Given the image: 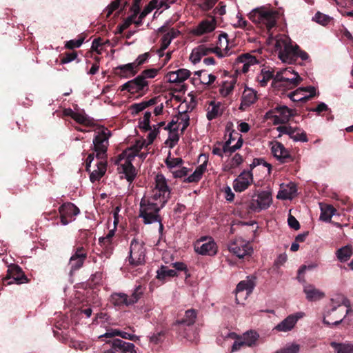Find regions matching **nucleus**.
I'll return each mask as SVG.
<instances>
[{"instance_id": "9", "label": "nucleus", "mask_w": 353, "mask_h": 353, "mask_svg": "<svg viewBox=\"0 0 353 353\" xmlns=\"http://www.w3.org/2000/svg\"><path fill=\"white\" fill-rule=\"evenodd\" d=\"M158 70L154 68L143 70L140 75L133 80L123 84L119 88H143L148 86L147 78H154L158 73Z\"/></svg>"}, {"instance_id": "17", "label": "nucleus", "mask_w": 353, "mask_h": 353, "mask_svg": "<svg viewBox=\"0 0 353 353\" xmlns=\"http://www.w3.org/2000/svg\"><path fill=\"white\" fill-rule=\"evenodd\" d=\"M258 99L257 92L255 90H244L241 97V103L239 110L245 111Z\"/></svg>"}, {"instance_id": "4", "label": "nucleus", "mask_w": 353, "mask_h": 353, "mask_svg": "<svg viewBox=\"0 0 353 353\" xmlns=\"http://www.w3.org/2000/svg\"><path fill=\"white\" fill-rule=\"evenodd\" d=\"M161 209L162 208L158 206L156 203H150L146 197H143L140 202L139 216L143 218L145 224L161 223V217L159 214Z\"/></svg>"}, {"instance_id": "11", "label": "nucleus", "mask_w": 353, "mask_h": 353, "mask_svg": "<svg viewBox=\"0 0 353 353\" xmlns=\"http://www.w3.org/2000/svg\"><path fill=\"white\" fill-rule=\"evenodd\" d=\"M88 250L83 246H78L73 250V253L69 261L70 273L81 268L87 259Z\"/></svg>"}, {"instance_id": "30", "label": "nucleus", "mask_w": 353, "mask_h": 353, "mask_svg": "<svg viewBox=\"0 0 353 353\" xmlns=\"http://www.w3.org/2000/svg\"><path fill=\"white\" fill-rule=\"evenodd\" d=\"M237 61L243 63V66L241 69L243 73H246L249 70L250 66L257 62L256 57L249 54L240 55L237 58Z\"/></svg>"}, {"instance_id": "15", "label": "nucleus", "mask_w": 353, "mask_h": 353, "mask_svg": "<svg viewBox=\"0 0 353 353\" xmlns=\"http://www.w3.org/2000/svg\"><path fill=\"white\" fill-rule=\"evenodd\" d=\"M110 344L111 349L115 352L119 353H137L135 345L129 342H125L119 339H113L111 341H107Z\"/></svg>"}, {"instance_id": "36", "label": "nucleus", "mask_w": 353, "mask_h": 353, "mask_svg": "<svg viewBox=\"0 0 353 353\" xmlns=\"http://www.w3.org/2000/svg\"><path fill=\"white\" fill-rule=\"evenodd\" d=\"M274 110L285 123H288L290 118L295 115V110L290 109L285 105H277L274 108Z\"/></svg>"}, {"instance_id": "50", "label": "nucleus", "mask_w": 353, "mask_h": 353, "mask_svg": "<svg viewBox=\"0 0 353 353\" xmlns=\"http://www.w3.org/2000/svg\"><path fill=\"white\" fill-rule=\"evenodd\" d=\"M151 112H145L143 118V121L139 123L140 128L144 131L151 130L150 123Z\"/></svg>"}, {"instance_id": "19", "label": "nucleus", "mask_w": 353, "mask_h": 353, "mask_svg": "<svg viewBox=\"0 0 353 353\" xmlns=\"http://www.w3.org/2000/svg\"><path fill=\"white\" fill-rule=\"evenodd\" d=\"M316 90H295L289 97L294 102H306L316 95Z\"/></svg>"}, {"instance_id": "44", "label": "nucleus", "mask_w": 353, "mask_h": 353, "mask_svg": "<svg viewBox=\"0 0 353 353\" xmlns=\"http://www.w3.org/2000/svg\"><path fill=\"white\" fill-rule=\"evenodd\" d=\"M330 345L336 353H353V345L337 343L336 342H332Z\"/></svg>"}, {"instance_id": "43", "label": "nucleus", "mask_w": 353, "mask_h": 353, "mask_svg": "<svg viewBox=\"0 0 353 353\" xmlns=\"http://www.w3.org/2000/svg\"><path fill=\"white\" fill-rule=\"evenodd\" d=\"M336 209L331 205H327L325 208H321L320 219L324 221H330L334 214Z\"/></svg>"}, {"instance_id": "56", "label": "nucleus", "mask_w": 353, "mask_h": 353, "mask_svg": "<svg viewBox=\"0 0 353 353\" xmlns=\"http://www.w3.org/2000/svg\"><path fill=\"white\" fill-rule=\"evenodd\" d=\"M239 69H236L234 72V74L230 77V80H226L223 81V87L222 88H234L235 83L236 81V77L234 75H236Z\"/></svg>"}, {"instance_id": "20", "label": "nucleus", "mask_w": 353, "mask_h": 353, "mask_svg": "<svg viewBox=\"0 0 353 353\" xmlns=\"http://www.w3.org/2000/svg\"><path fill=\"white\" fill-rule=\"evenodd\" d=\"M212 51H213L212 48L207 47L205 45H199L192 50L190 59L194 64H196L201 61L203 57L212 53Z\"/></svg>"}, {"instance_id": "35", "label": "nucleus", "mask_w": 353, "mask_h": 353, "mask_svg": "<svg viewBox=\"0 0 353 353\" xmlns=\"http://www.w3.org/2000/svg\"><path fill=\"white\" fill-rule=\"evenodd\" d=\"M135 69L136 66L134 65V63H130L118 66L115 70L116 74L123 77H128L130 76H134L137 72V70Z\"/></svg>"}, {"instance_id": "64", "label": "nucleus", "mask_w": 353, "mask_h": 353, "mask_svg": "<svg viewBox=\"0 0 353 353\" xmlns=\"http://www.w3.org/2000/svg\"><path fill=\"white\" fill-rule=\"evenodd\" d=\"M299 346L298 345H292L285 348L277 351L276 353H298Z\"/></svg>"}, {"instance_id": "5", "label": "nucleus", "mask_w": 353, "mask_h": 353, "mask_svg": "<svg viewBox=\"0 0 353 353\" xmlns=\"http://www.w3.org/2000/svg\"><path fill=\"white\" fill-rule=\"evenodd\" d=\"M145 243L143 241L134 238L130 243L128 256L129 263L132 266H139L145 263Z\"/></svg>"}, {"instance_id": "48", "label": "nucleus", "mask_w": 353, "mask_h": 353, "mask_svg": "<svg viewBox=\"0 0 353 353\" xmlns=\"http://www.w3.org/2000/svg\"><path fill=\"white\" fill-rule=\"evenodd\" d=\"M159 0H152L149 3L145 6L143 10L140 11V18H145L149 13H150L154 8H158Z\"/></svg>"}, {"instance_id": "58", "label": "nucleus", "mask_w": 353, "mask_h": 353, "mask_svg": "<svg viewBox=\"0 0 353 353\" xmlns=\"http://www.w3.org/2000/svg\"><path fill=\"white\" fill-rule=\"evenodd\" d=\"M219 0H203L199 5L200 8L203 11H209L216 3Z\"/></svg>"}, {"instance_id": "27", "label": "nucleus", "mask_w": 353, "mask_h": 353, "mask_svg": "<svg viewBox=\"0 0 353 353\" xmlns=\"http://www.w3.org/2000/svg\"><path fill=\"white\" fill-rule=\"evenodd\" d=\"M297 192L296 185L294 183L290 182L286 185L285 188H283L279 192L278 198L284 200H292L296 196Z\"/></svg>"}, {"instance_id": "16", "label": "nucleus", "mask_w": 353, "mask_h": 353, "mask_svg": "<svg viewBox=\"0 0 353 353\" xmlns=\"http://www.w3.org/2000/svg\"><path fill=\"white\" fill-rule=\"evenodd\" d=\"M272 152L274 156L282 163H289L294 160L289 151L281 143L276 142L272 147Z\"/></svg>"}, {"instance_id": "52", "label": "nucleus", "mask_w": 353, "mask_h": 353, "mask_svg": "<svg viewBox=\"0 0 353 353\" xmlns=\"http://www.w3.org/2000/svg\"><path fill=\"white\" fill-rule=\"evenodd\" d=\"M85 39L84 37H79L78 39H72L66 42L65 48L68 49H74L75 48H79L83 43Z\"/></svg>"}, {"instance_id": "24", "label": "nucleus", "mask_w": 353, "mask_h": 353, "mask_svg": "<svg viewBox=\"0 0 353 353\" xmlns=\"http://www.w3.org/2000/svg\"><path fill=\"white\" fill-rule=\"evenodd\" d=\"M159 101H161V97L158 96L153 97L148 101H143L139 103H134L130 106L132 114H137L145 110L146 108L157 104Z\"/></svg>"}, {"instance_id": "33", "label": "nucleus", "mask_w": 353, "mask_h": 353, "mask_svg": "<svg viewBox=\"0 0 353 353\" xmlns=\"http://www.w3.org/2000/svg\"><path fill=\"white\" fill-rule=\"evenodd\" d=\"M197 316V312L194 309L188 310L185 312L184 316L176 321V323L179 325H192L195 323V320Z\"/></svg>"}, {"instance_id": "21", "label": "nucleus", "mask_w": 353, "mask_h": 353, "mask_svg": "<svg viewBox=\"0 0 353 353\" xmlns=\"http://www.w3.org/2000/svg\"><path fill=\"white\" fill-rule=\"evenodd\" d=\"M305 284L303 286V292L309 301H316L325 296L324 292L316 288L313 285Z\"/></svg>"}, {"instance_id": "61", "label": "nucleus", "mask_w": 353, "mask_h": 353, "mask_svg": "<svg viewBox=\"0 0 353 353\" xmlns=\"http://www.w3.org/2000/svg\"><path fill=\"white\" fill-rule=\"evenodd\" d=\"M294 141H301V142H307L308 139L307 137L306 133L301 129V131H296L294 134V138H292Z\"/></svg>"}, {"instance_id": "8", "label": "nucleus", "mask_w": 353, "mask_h": 353, "mask_svg": "<svg viewBox=\"0 0 353 353\" xmlns=\"http://www.w3.org/2000/svg\"><path fill=\"white\" fill-rule=\"evenodd\" d=\"M2 285H8L15 282L17 284L25 283L28 281L22 269L17 265H10L7 270L6 276L1 279Z\"/></svg>"}, {"instance_id": "10", "label": "nucleus", "mask_w": 353, "mask_h": 353, "mask_svg": "<svg viewBox=\"0 0 353 353\" xmlns=\"http://www.w3.org/2000/svg\"><path fill=\"white\" fill-rule=\"evenodd\" d=\"M194 251L201 255L214 256L217 252V246L211 237L203 236L195 242Z\"/></svg>"}, {"instance_id": "47", "label": "nucleus", "mask_w": 353, "mask_h": 353, "mask_svg": "<svg viewBox=\"0 0 353 353\" xmlns=\"http://www.w3.org/2000/svg\"><path fill=\"white\" fill-rule=\"evenodd\" d=\"M137 17L131 14L123 20V23L117 26L115 34H121L125 29L128 28L132 24Z\"/></svg>"}, {"instance_id": "57", "label": "nucleus", "mask_w": 353, "mask_h": 353, "mask_svg": "<svg viewBox=\"0 0 353 353\" xmlns=\"http://www.w3.org/2000/svg\"><path fill=\"white\" fill-rule=\"evenodd\" d=\"M248 206L250 210L254 212H260L261 210H263L259 203V199H254V196H252V199L250 201Z\"/></svg>"}, {"instance_id": "1", "label": "nucleus", "mask_w": 353, "mask_h": 353, "mask_svg": "<svg viewBox=\"0 0 353 353\" xmlns=\"http://www.w3.org/2000/svg\"><path fill=\"white\" fill-rule=\"evenodd\" d=\"M274 48L283 62L292 63L298 57L303 61L309 58L307 52L301 50L297 45L293 46L291 39L285 36L276 40Z\"/></svg>"}, {"instance_id": "22", "label": "nucleus", "mask_w": 353, "mask_h": 353, "mask_svg": "<svg viewBox=\"0 0 353 353\" xmlns=\"http://www.w3.org/2000/svg\"><path fill=\"white\" fill-rule=\"evenodd\" d=\"M216 28V20L212 17L210 20H203L194 30L196 35H202L205 33L211 32Z\"/></svg>"}, {"instance_id": "40", "label": "nucleus", "mask_w": 353, "mask_h": 353, "mask_svg": "<svg viewBox=\"0 0 353 353\" xmlns=\"http://www.w3.org/2000/svg\"><path fill=\"white\" fill-rule=\"evenodd\" d=\"M114 235V230H110L108 232V234L105 236H103L99 238V245L105 249L107 251L112 250V238Z\"/></svg>"}, {"instance_id": "49", "label": "nucleus", "mask_w": 353, "mask_h": 353, "mask_svg": "<svg viewBox=\"0 0 353 353\" xmlns=\"http://www.w3.org/2000/svg\"><path fill=\"white\" fill-rule=\"evenodd\" d=\"M178 120H181V123H183V126L181 129V133L183 134L185 130L190 125V117L186 114V111L179 112Z\"/></svg>"}, {"instance_id": "55", "label": "nucleus", "mask_w": 353, "mask_h": 353, "mask_svg": "<svg viewBox=\"0 0 353 353\" xmlns=\"http://www.w3.org/2000/svg\"><path fill=\"white\" fill-rule=\"evenodd\" d=\"M316 267V264H311L309 265H303L298 270L297 279L301 283H305L304 277L301 274H304L306 270H312Z\"/></svg>"}, {"instance_id": "39", "label": "nucleus", "mask_w": 353, "mask_h": 353, "mask_svg": "<svg viewBox=\"0 0 353 353\" xmlns=\"http://www.w3.org/2000/svg\"><path fill=\"white\" fill-rule=\"evenodd\" d=\"M352 255V250L351 246L346 245L340 249L336 252V256L339 260L341 262L347 261Z\"/></svg>"}, {"instance_id": "3", "label": "nucleus", "mask_w": 353, "mask_h": 353, "mask_svg": "<svg viewBox=\"0 0 353 353\" xmlns=\"http://www.w3.org/2000/svg\"><path fill=\"white\" fill-rule=\"evenodd\" d=\"M249 19L256 24L265 26L268 32L271 34L270 30L276 26L279 18L277 11L259 8L253 10L248 15Z\"/></svg>"}, {"instance_id": "37", "label": "nucleus", "mask_w": 353, "mask_h": 353, "mask_svg": "<svg viewBox=\"0 0 353 353\" xmlns=\"http://www.w3.org/2000/svg\"><path fill=\"white\" fill-rule=\"evenodd\" d=\"M259 338V334L253 330H250L244 333L241 337L245 345L248 347L255 346Z\"/></svg>"}, {"instance_id": "59", "label": "nucleus", "mask_w": 353, "mask_h": 353, "mask_svg": "<svg viewBox=\"0 0 353 353\" xmlns=\"http://www.w3.org/2000/svg\"><path fill=\"white\" fill-rule=\"evenodd\" d=\"M147 148L145 145V140H137L135 143L128 149L129 151H134L139 153L143 148Z\"/></svg>"}, {"instance_id": "51", "label": "nucleus", "mask_w": 353, "mask_h": 353, "mask_svg": "<svg viewBox=\"0 0 353 353\" xmlns=\"http://www.w3.org/2000/svg\"><path fill=\"white\" fill-rule=\"evenodd\" d=\"M314 19L318 23L325 26L330 23L332 18L328 15L317 12L314 16Z\"/></svg>"}, {"instance_id": "53", "label": "nucleus", "mask_w": 353, "mask_h": 353, "mask_svg": "<svg viewBox=\"0 0 353 353\" xmlns=\"http://www.w3.org/2000/svg\"><path fill=\"white\" fill-rule=\"evenodd\" d=\"M72 119L79 124L85 125H91V121L86 115H83L77 112H74Z\"/></svg>"}, {"instance_id": "45", "label": "nucleus", "mask_w": 353, "mask_h": 353, "mask_svg": "<svg viewBox=\"0 0 353 353\" xmlns=\"http://www.w3.org/2000/svg\"><path fill=\"white\" fill-rule=\"evenodd\" d=\"M179 127L176 126L172 130L169 132V137L166 141V143L169 144V147L172 148L178 143L179 135L178 134Z\"/></svg>"}, {"instance_id": "25", "label": "nucleus", "mask_w": 353, "mask_h": 353, "mask_svg": "<svg viewBox=\"0 0 353 353\" xmlns=\"http://www.w3.org/2000/svg\"><path fill=\"white\" fill-rule=\"evenodd\" d=\"M97 169L90 172V180L92 183L99 181L107 170V161L100 160L97 164Z\"/></svg>"}, {"instance_id": "18", "label": "nucleus", "mask_w": 353, "mask_h": 353, "mask_svg": "<svg viewBox=\"0 0 353 353\" xmlns=\"http://www.w3.org/2000/svg\"><path fill=\"white\" fill-rule=\"evenodd\" d=\"M301 317L300 313L296 314H291L286 317L283 321L279 323L275 330L279 332H288L291 330L296 323L298 319Z\"/></svg>"}, {"instance_id": "14", "label": "nucleus", "mask_w": 353, "mask_h": 353, "mask_svg": "<svg viewBox=\"0 0 353 353\" xmlns=\"http://www.w3.org/2000/svg\"><path fill=\"white\" fill-rule=\"evenodd\" d=\"M228 250L239 259H243L246 255H250L252 252V249L249 244L241 241L230 243L228 245Z\"/></svg>"}, {"instance_id": "2", "label": "nucleus", "mask_w": 353, "mask_h": 353, "mask_svg": "<svg viewBox=\"0 0 353 353\" xmlns=\"http://www.w3.org/2000/svg\"><path fill=\"white\" fill-rule=\"evenodd\" d=\"M263 165L267 170L268 174H270L272 165L267 163L263 158H255L250 165V170H244L233 181V188L237 192L245 190L253 182L252 171L257 166Z\"/></svg>"}, {"instance_id": "23", "label": "nucleus", "mask_w": 353, "mask_h": 353, "mask_svg": "<svg viewBox=\"0 0 353 353\" xmlns=\"http://www.w3.org/2000/svg\"><path fill=\"white\" fill-rule=\"evenodd\" d=\"M190 75V70L187 69H179L168 73L167 78L171 83H181L186 80Z\"/></svg>"}, {"instance_id": "60", "label": "nucleus", "mask_w": 353, "mask_h": 353, "mask_svg": "<svg viewBox=\"0 0 353 353\" xmlns=\"http://www.w3.org/2000/svg\"><path fill=\"white\" fill-rule=\"evenodd\" d=\"M77 57L76 52H65L61 59V63L65 64L74 60Z\"/></svg>"}, {"instance_id": "38", "label": "nucleus", "mask_w": 353, "mask_h": 353, "mask_svg": "<svg viewBox=\"0 0 353 353\" xmlns=\"http://www.w3.org/2000/svg\"><path fill=\"white\" fill-rule=\"evenodd\" d=\"M209 108L207 109V119L212 121L216 118L219 115V111L221 106V102H216L215 100H212L209 102Z\"/></svg>"}, {"instance_id": "7", "label": "nucleus", "mask_w": 353, "mask_h": 353, "mask_svg": "<svg viewBox=\"0 0 353 353\" xmlns=\"http://www.w3.org/2000/svg\"><path fill=\"white\" fill-rule=\"evenodd\" d=\"M110 137V132L106 129L99 133L94 138V150L96 152L97 159L106 161L108 139Z\"/></svg>"}, {"instance_id": "32", "label": "nucleus", "mask_w": 353, "mask_h": 353, "mask_svg": "<svg viewBox=\"0 0 353 353\" xmlns=\"http://www.w3.org/2000/svg\"><path fill=\"white\" fill-rule=\"evenodd\" d=\"M122 172L125 174L126 180L132 183L137 176V172L134 166L130 161H125L123 164L121 165Z\"/></svg>"}, {"instance_id": "46", "label": "nucleus", "mask_w": 353, "mask_h": 353, "mask_svg": "<svg viewBox=\"0 0 353 353\" xmlns=\"http://www.w3.org/2000/svg\"><path fill=\"white\" fill-rule=\"evenodd\" d=\"M143 294V288L141 285L137 286L130 296H128V304L130 305L137 303Z\"/></svg>"}, {"instance_id": "12", "label": "nucleus", "mask_w": 353, "mask_h": 353, "mask_svg": "<svg viewBox=\"0 0 353 353\" xmlns=\"http://www.w3.org/2000/svg\"><path fill=\"white\" fill-rule=\"evenodd\" d=\"M59 212L61 224L65 225L74 220V216L80 213V210L74 203L68 202L59 207Z\"/></svg>"}, {"instance_id": "13", "label": "nucleus", "mask_w": 353, "mask_h": 353, "mask_svg": "<svg viewBox=\"0 0 353 353\" xmlns=\"http://www.w3.org/2000/svg\"><path fill=\"white\" fill-rule=\"evenodd\" d=\"M256 277L254 276L250 275L247 276L246 280H243L240 281L236 288V296L235 301L236 303H239V296L241 294H243V296H248L253 291L256 285Z\"/></svg>"}, {"instance_id": "31", "label": "nucleus", "mask_w": 353, "mask_h": 353, "mask_svg": "<svg viewBox=\"0 0 353 353\" xmlns=\"http://www.w3.org/2000/svg\"><path fill=\"white\" fill-rule=\"evenodd\" d=\"M110 301L116 307L129 306L128 295L125 293L114 292L110 298Z\"/></svg>"}, {"instance_id": "28", "label": "nucleus", "mask_w": 353, "mask_h": 353, "mask_svg": "<svg viewBox=\"0 0 353 353\" xmlns=\"http://www.w3.org/2000/svg\"><path fill=\"white\" fill-rule=\"evenodd\" d=\"M170 196L159 192L158 191H156V190L153 189L151 196L146 198V199L150 203H156L158 206L163 208L170 199Z\"/></svg>"}, {"instance_id": "42", "label": "nucleus", "mask_w": 353, "mask_h": 353, "mask_svg": "<svg viewBox=\"0 0 353 353\" xmlns=\"http://www.w3.org/2000/svg\"><path fill=\"white\" fill-rule=\"evenodd\" d=\"M157 278L159 280H164L167 277H174L176 276L175 270L168 269V267L162 265L157 272Z\"/></svg>"}, {"instance_id": "54", "label": "nucleus", "mask_w": 353, "mask_h": 353, "mask_svg": "<svg viewBox=\"0 0 353 353\" xmlns=\"http://www.w3.org/2000/svg\"><path fill=\"white\" fill-rule=\"evenodd\" d=\"M165 338V332L161 331L156 334H154L150 338V343H152L155 345H158L159 343H161Z\"/></svg>"}, {"instance_id": "41", "label": "nucleus", "mask_w": 353, "mask_h": 353, "mask_svg": "<svg viewBox=\"0 0 353 353\" xmlns=\"http://www.w3.org/2000/svg\"><path fill=\"white\" fill-rule=\"evenodd\" d=\"M257 197L263 209H267L270 207L272 202V194L270 192L263 191L258 194Z\"/></svg>"}, {"instance_id": "63", "label": "nucleus", "mask_w": 353, "mask_h": 353, "mask_svg": "<svg viewBox=\"0 0 353 353\" xmlns=\"http://www.w3.org/2000/svg\"><path fill=\"white\" fill-rule=\"evenodd\" d=\"M161 48L159 50V53L163 52L170 44L172 40L170 37H168V34H164L161 39Z\"/></svg>"}, {"instance_id": "29", "label": "nucleus", "mask_w": 353, "mask_h": 353, "mask_svg": "<svg viewBox=\"0 0 353 353\" xmlns=\"http://www.w3.org/2000/svg\"><path fill=\"white\" fill-rule=\"evenodd\" d=\"M154 190L168 196H170V190L168 186L166 179L162 174H158L155 177V187Z\"/></svg>"}, {"instance_id": "26", "label": "nucleus", "mask_w": 353, "mask_h": 353, "mask_svg": "<svg viewBox=\"0 0 353 353\" xmlns=\"http://www.w3.org/2000/svg\"><path fill=\"white\" fill-rule=\"evenodd\" d=\"M275 70L270 66H265L261 71L260 74L257 77V81L260 86L265 87L267 85L268 81L274 77Z\"/></svg>"}, {"instance_id": "34", "label": "nucleus", "mask_w": 353, "mask_h": 353, "mask_svg": "<svg viewBox=\"0 0 353 353\" xmlns=\"http://www.w3.org/2000/svg\"><path fill=\"white\" fill-rule=\"evenodd\" d=\"M207 169V163L205 162L201 165H199L194 172L190 175L188 177L183 180L185 183H196L198 182L202 177V175Z\"/></svg>"}, {"instance_id": "62", "label": "nucleus", "mask_w": 353, "mask_h": 353, "mask_svg": "<svg viewBox=\"0 0 353 353\" xmlns=\"http://www.w3.org/2000/svg\"><path fill=\"white\" fill-rule=\"evenodd\" d=\"M236 149H234V145H230V141H226L223 144V152L228 157H230L232 153H234Z\"/></svg>"}, {"instance_id": "6", "label": "nucleus", "mask_w": 353, "mask_h": 353, "mask_svg": "<svg viewBox=\"0 0 353 353\" xmlns=\"http://www.w3.org/2000/svg\"><path fill=\"white\" fill-rule=\"evenodd\" d=\"M272 84L276 83H283V86H297L300 84L302 79L296 72H294L290 68H286L282 71H277L274 74Z\"/></svg>"}]
</instances>
